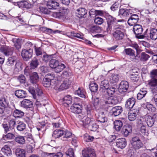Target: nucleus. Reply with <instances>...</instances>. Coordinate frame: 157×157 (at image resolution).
I'll return each instance as SVG.
<instances>
[{"instance_id": "f257e3e1", "label": "nucleus", "mask_w": 157, "mask_h": 157, "mask_svg": "<svg viewBox=\"0 0 157 157\" xmlns=\"http://www.w3.org/2000/svg\"><path fill=\"white\" fill-rule=\"evenodd\" d=\"M94 102L95 104H100L101 105L112 107L117 103L118 101L117 100L110 98L104 99L102 98L100 99L99 98L97 97L94 99Z\"/></svg>"}, {"instance_id": "f03ea898", "label": "nucleus", "mask_w": 157, "mask_h": 157, "mask_svg": "<svg viewBox=\"0 0 157 157\" xmlns=\"http://www.w3.org/2000/svg\"><path fill=\"white\" fill-rule=\"evenodd\" d=\"M49 65L51 68L54 69V71L56 73L61 71L65 67L63 64L59 63L58 60L53 58L50 60Z\"/></svg>"}, {"instance_id": "7ed1b4c3", "label": "nucleus", "mask_w": 157, "mask_h": 157, "mask_svg": "<svg viewBox=\"0 0 157 157\" xmlns=\"http://www.w3.org/2000/svg\"><path fill=\"white\" fill-rule=\"evenodd\" d=\"M115 31L113 33V35L115 39L117 40H121L124 36V29L122 25H117L114 26Z\"/></svg>"}, {"instance_id": "20e7f679", "label": "nucleus", "mask_w": 157, "mask_h": 157, "mask_svg": "<svg viewBox=\"0 0 157 157\" xmlns=\"http://www.w3.org/2000/svg\"><path fill=\"white\" fill-rule=\"evenodd\" d=\"M133 31L136 35V37L138 39H143L146 37L148 29H147L143 35H142L143 29L142 26L140 25L136 24L134 26Z\"/></svg>"}, {"instance_id": "39448f33", "label": "nucleus", "mask_w": 157, "mask_h": 157, "mask_svg": "<svg viewBox=\"0 0 157 157\" xmlns=\"http://www.w3.org/2000/svg\"><path fill=\"white\" fill-rule=\"evenodd\" d=\"M105 17L107 25L106 29V31L108 33H110L112 30V28L113 27L114 29V26L117 25V24H115L116 19L108 13L106 14Z\"/></svg>"}, {"instance_id": "423d86ee", "label": "nucleus", "mask_w": 157, "mask_h": 157, "mask_svg": "<svg viewBox=\"0 0 157 157\" xmlns=\"http://www.w3.org/2000/svg\"><path fill=\"white\" fill-rule=\"evenodd\" d=\"M131 143L132 148L135 150L139 149L143 146V144L138 136L132 137L131 141Z\"/></svg>"}, {"instance_id": "0eeeda50", "label": "nucleus", "mask_w": 157, "mask_h": 157, "mask_svg": "<svg viewBox=\"0 0 157 157\" xmlns=\"http://www.w3.org/2000/svg\"><path fill=\"white\" fill-rule=\"evenodd\" d=\"M54 77L55 76L52 74H48L45 75L42 82L44 86L47 87H49L51 84V80H53Z\"/></svg>"}, {"instance_id": "6e6552de", "label": "nucleus", "mask_w": 157, "mask_h": 157, "mask_svg": "<svg viewBox=\"0 0 157 157\" xmlns=\"http://www.w3.org/2000/svg\"><path fill=\"white\" fill-rule=\"evenodd\" d=\"M45 151L47 152H43L41 154L42 157H52L53 154V150L55 148L49 145H47L44 147Z\"/></svg>"}, {"instance_id": "1a4fd4ad", "label": "nucleus", "mask_w": 157, "mask_h": 157, "mask_svg": "<svg viewBox=\"0 0 157 157\" xmlns=\"http://www.w3.org/2000/svg\"><path fill=\"white\" fill-rule=\"evenodd\" d=\"M135 99L133 98H131L128 99L126 101L125 106L128 109L131 110V111L135 110Z\"/></svg>"}, {"instance_id": "9d476101", "label": "nucleus", "mask_w": 157, "mask_h": 157, "mask_svg": "<svg viewBox=\"0 0 157 157\" xmlns=\"http://www.w3.org/2000/svg\"><path fill=\"white\" fill-rule=\"evenodd\" d=\"M103 109L99 111L96 116L97 120L98 121L104 123L107 122L108 121L107 118L105 115V112Z\"/></svg>"}, {"instance_id": "9b49d317", "label": "nucleus", "mask_w": 157, "mask_h": 157, "mask_svg": "<svg viewBox=\"0 0 157 157\" xmlns=\"http://www.w3.org/2000/svg\"><path fill=\"white\" fill-rule=\"evenodd\" d=\"M82 155L84 157H95L96 156L94 150L90 147L86 148L82 150Z\"/></svg>"}, {"instance_id": "f8f14e48", "label": "nucleus", "mask_w": 157, "mask_h": 157, "mask_svg": "<svg viewBox=\"0 0 157 157\" xmlns=\"http://www.w3.org/2000/svg\"><path fill=\"white\" fill-rule=\"evenodd\" d=\"M33 53V51L32 49H24L22 51L21 56L24 60L27 61L32 57Z\"/></svg>"}, {"instance_id": "ddd939ff", "label": "nucleus", "mask_w": 157, "mask_h": 157, "mask_svg": "<svg viewBox=\"0 0 157 157\" xmlns=\"http://www.w3.org/2000/svg\"><path fill=\"white\" fill-rule=\"evenodd\" d=\"M71 80L69 78H66L63 81V82L58 88V90L61 91L68 89L71 85Z\"/></svg>"}, {"instance_id": "4468645a", "label": "nucleus", "mask_w": 157, "mask_h": 157, "mask_svg": "<svg viewBox=\"0 0 157 157\" xmlns=\"http://www.w3.org/2000/svg\"><path fill=\"white\" fill-rule=\"evenodd\" d=\"M129 85L128 82L125 81H121L120 83L119 87V92L121 93L126 92L128 88Z\"/></svg>"}, {"instance_id": "2eb2a0df", "label": "nucleus", "mask_w": 157, "mask_h": 157, "mask_svg": "<svg viewBox=\"0 0 157 157\" xmlns=\"http://www.w3.org/2000/svg\"><path fill=\"white\" fill-rule=\"evenodd\" d=\"M1 52L6 56L11 55L13 52V48L11 47L5 46L2 47L0 49Z\"/></svg>"}, {"instance_id": "dca6fc26", "label": "nucleus", "mask_w": 157, "mask_h": 157, "mask_svg": "<svg viewBox=\"0 0 157 157\" xmlns=\"http://www.w3.org/2000/svg\"><path fill=\"white\" fill-rule=\"evenodd\" d=\"M147 36L151 40H155L157 39V29L151 28L148 34L147 33Z\"/></svg>"}, {"instance_id": "f3484780", "label": "nucleus", "mask_w": 157, "mask_h": 157, "mask_svg": "<svg viewBox=\"0 0 157 157\" xmlns=\"http://www.w3.org/2000/svg\"><path fill=\"white\" fill-rule=\"evenodd\" d=\"M139 16L136 14H133L131 16L128 21V23L129 25H135L138 21Z\"/></svg>"}, {"instance_id": "a211bd4d", "label": "nucleus", "mask_w": 157, "mask_h": 157, "mask_svg": "<svg viewBox=\"0 0 157 157\" xmlns=\"http://www.w3.org/2000/svg\"><path fill=\"white\" fill-rule=\"evenodd\" d=\"M47 6L49 9H57L59 6V3L53 0H50L48 1Z\"/></svg>"}, {"instance_id": "6ab92c4d", "label": "nucleus", "mask_w": 157, "mask_h": 157, "mask_svg": "<svg viewBox=\"0 0 157 157\" xmlns=\"http://www.w3.org/2000/svg\"><path fill=\"white\" fill-rule=\"evenodd\" d=\"M116 143L117 147L121 149L124 148L127 145L126 141L124 138H121L117 140Z\"/></svg>"}, {"instance_id": "aec40b11", "label": "nucleus", "mask_w": 157, "mask_h": 157, "mask_svg": "<svg viewBox=\"0 0 157 157\" xmlns=\"http://www.w3.org/2000/svg\"><path fill=\"white\" fill-rule=\"evenodd\" d=\"M149 57L150 56L148 55L143 52L140 55L137 54L136 60L144 62L147 61Z\"/></svg>"}, {"instance_id": "412c9836", "label": "nucleus", "mask_w": 157, "mask_h": 157, "mask_svg": "<svg viewBox=\"0 0 157 157\" xmlns=\"http://www.w3.org/2000/svg\"><path fill=\"white\" fill-rule=\"evenodd\" d=\"M123 109L121 106H117L113 107L111 109L112 115L114 117L119 115L122 112Z\"/></svg>"}, {"instance_id": "4be33fe9", "label": "nucleus", "mask_w": 157, "mask_h": 157, "mask_svg": "<svg viewBox=\"0 0 157 157\" xmlns=\"http://www.w3.org/2000/svg\"><path fill=\"white\" fill-rule=\"evenodd\" d=\"M72 112L75 114H79L82 112V107L78 104H74L72 105L70 108Z\"/></svg>"}, {"instance_id": "5701e85b", "label": "nucleus", "mask_w": 157, "mask_h": 157, "mask_svg": "<svg viewBox=\"0 0 157 157\" xmlns=\"http://www.w3.org/2000/svg\"><path fill=\"white\" fill-rule=\"evenodd\" d=\"M124 52L126 55L130 56L131 59L133 60L136 59V56L134 51L131 48H125L124 50Z\"/></svg>"}, {"instance_id": "b1692460", "label": "nucleus", "mask_w": 157, "mask_h": 157, "mask_svg": "<svg viewBox=\"0 0 157 157\" xmlns=\"http://www.w3.org/2000/svg\"><path fill=\"white\" fill-rule=\"evenodd\" d=\"M87 13V10L82 8L77 9L76 12L77 16L79 18L85 17Z\"/></svg>"}, {"instance_id": "393cba45", "label": "nucleus", "mask_w": 157, "mask_h": 157, "mask_svg": "<svg viewBox=\"0 0 157 157\" xmlns=\"http://www.w3.org/2000/svg\"><path fill=\"white\" fill-rule=\"evenodd\" d=\"M39 77L38 74L34 72L31 73L30 76V81L33 84H36L39 81Z\"/></svg>"}, {"instance_id": "a878e982", "label": "nucleus", "mask_w": 157, "mask_h": 157, "mask_svg": "<svg viewBox=\"0 0 157 157\" xmlns=\"http://www.w3.org/2000/svg\"><path fill=\"white\" fill-rule=\"evenodd\" d=\"M21 106L25 108H31L33 107V102L29 99H25L21 101Z\"/></svg>"}, {"instance_id": "bb28decb", "label": "nucleus", "mask_w": 157, "mask_h": 157, "mask_svg": "<svg viewBox=\"0 0 157 157\" xmlns=\"http://www.w3.org/2000/svg\"><path fill=\"white\" fill-rule=\"evenodd\" d=\"M1 154L7 156H10L11 154V151L10 147L7 145H5L1 151Z\"/></svg>"}, {"instance_id": "cd10ccee", "label": "nucleus", "mask_w": 157, "mask_h": 157, "mask_svg": "<svg viewBox=\"0 0 157 157\" xmlns=\"http://www.w3.org/2000/svg\"><path fill=\"white\" fill-rule=\"evenodd\" d=\"M132 131V128L130 125L124 127L121 131L122 134L125 137L127 136Z\"/></svg>"}, {"instance_id": "c85d7f7f", "label": "nucleus", "mask_w": 157, "mask_h": 157, "mask_svg": "<svg viewBox=\"0 0 157 157\" xmlns=\"http://www.w3.org/2000/svg\"><path fill=\"white\" fill-rule=\"evenodd\" d=\"M109 87V81L107 80H104L101 82L100 90L102 92H105V90Z\"/></svg>"}, {"instance_id": "c756f323", "label": "nucleus", "mask_w": 157, "mask_h": 157, "mask_svg": "<svg viewBox=\"0 0 157 157\" xmlns=\"http://www.w3.org/2000/svg\"><path fill=\"white\" fill-rule=\"evenodd\" d=\"M131 14V10H130L121 9L119 10V15H121L125 17L129 16Z\"/></svg>"}, {"instance_id": "7c9ffc66", "label": "nucleus", "mask_w": 157, "mask_h": 157, "mask_svg": "<svg viewBox=\"0 0 157 157\" xmlns=\"http://www.w3.org/2000/svg\"><path fill=\"white\" fill-rule=\"evenodd\" d=\"M63 105L66 107H68L71 103V97L69 95H66L63 98Z\"/></svg>"}, {"instance_id": "2f4dec72", "label": "nucleus", "mask_w": 157, "mask_h": 157, "mask_svg": "<svg viewBox=\"0 0 157 157\" xmlns=\"http://www.w3.org/2000/svg\"><path fill=\"white\" fill-rule=\"evenodd\" d=\"M15 94L17 98H24L26 97L27 95L26 91L21 90L16 91Z\"/></svg>"}, {"instance_id": "473e14b6", "label": "nucleus", "mask_w": 157, "mask_h": 157, "mask_svg": "<svg viewBox=\"0 0 157 157\" xmlns=\"http://www.w3.org/2000/svg\"><path fill=\"white\" fill-rule=\"evenodd\" d=\"M64 130L61 129H56L53 132L52 136L56 138L62 137Z\"/></svg>"}, {"instance_id": "72a5a7b5", "label": "nucleus", "mask_w": 157, "mask_h": 157, "mask_svg": "<svg viewBox=\"0 0 157 157\" xmlns=\"http://www.w3.org/2000/svg\"><path fill=\"white\" fill-rule=\"evenodd\" d=\"M15 154L18 157H25V151L21 148H18L16 149Z\"/></svg>"}, {"instance_id": "f704fd0d", "label": "nucleus", "mask_w": 157, "mask_h": 157, "mask_svg": "<svg viewBox=\"0 0 157 157\" xmlns=\"http://www.w3.org/2000/svg\"><path fill=\"white\" fill-rule=\"evenodd\" d=\"M132 113H128V118L131 121H133L136 118L137 113H138L139 110L137 109H136Z\"/></svg>"}, {"instance_id": "c9c22d12", "label": "nucleus", "mask_w": 157, "mask_h": 157, "mask_svg": "<svg viewBox=\"0 0 157 157\" xmlns=\"http://www.w3.org/2000/svg\"><path fill=\"white\" fill-rule=\"evenodd\" d=\"M81 121L83 123V124L85 125H89L94 121L93 120H91L90 118L86 116H84L81 119Z\"/></svg>"}, {"instance_id": "e433bc0d", "label": "nucleus", "mask_w": 157, "mask_h": 157, "mask_svg": "<svg viewBox=\"0 0 157 157\" xmlns=\"http://www.w3.org/2000/svg\"><path fill=\"white\" fill-rule=\"evenodd\" d=\"M147 92V91L144 88L141 89L137 94V98L139 100L141 99L145 96Z\"/></svg>"}, {"instance_id": "4c0bfd02", "label": "nucleus", "mask_w": 157, "mask_h": 157, "mask_svg": "<svg viewBox=\"0 0 157 157\" xmlns=\"http://www.w3.org/2000/svg\"><path fill=\"white\" fill-rule=\"evenodd\" d=\"M122 126L123 123L121 121L117 120L114 122V128L117 131H120Z\"/></svg>"}, {"instance_id": "58836bf2", "label": "nucleus", "mask_w": 157, "mask_h": 157, "mask_svg": "<svg viewBox=\"0 0 157 157\" xmlns=\"http://www.w3.org/2000/svg\"><path fill=\"white\" fill-rule=\"evenodd\" d=\"M39 64V63L38 60L36 58H34L31 61L30 65L31 68L35 69L36 68Z\"/></svg>"}, {"instance_id": "ea45409f", "label": "nucleus", "mask_w": 157, "mask_h": 157, "mask_svg": "<svg viewBox=\"0 0 157 157\" xmlns=\"http://www.w3.org/2000/svg\"><path fill=\"white\" fill-rule=\"evenodd\" d=\"M14 134L11 133H8L6 135H4L2 139L5 140H13L15 139Z\"/></svg>"}, {"instance_id": "a19ab883", "label": "nucleus", "mask_w": 157, "mask_h": 157, "mask_svg": "<svg viewBox=\"0 0 157 157\" xmlns=\"http://www.w3.org/2000/svg\"><path fill=\"white\" fill-rule=\"evenodd\" d=\"M63 135L61 139L63 140H66L67 139L70 138L72 136V133L67 130L64 131L63 132Z\"/></svg>"}, {"instance_id": "79ce46f5", "label": "nucleus", "mask_w": 157, "mask_h": 157, "mask_svg": "<svg viewBox=\"0 0 157 157\" xmlns=\"http://www.w3.org/2000/svg\"><path fill=\"white\" fill-rule=\"evenodd\" d=\"M15 141L20 144H23L25 143V140L24 136H19L15 138Z\"/></svg>"}, {"instance_id": "37998d69", "label": "nucleus", "mask_w": 157, "mask_h": 157, "mask_svg": "<svg viewBox=\"0 0 157 157\" xmlns=\"http://www.w3.org/2000/svg\"><path fill=\"white\" fill-rule=\"evenodd\" d=\"M146 122L148 126L151 127L154 124V120L152 116H148L146 117Z\"/></svg>"}, {"instance_id": "c03bdc74", "label": "nucleus", "mask_w": 157, "mask_h": 157, "mask_svg": "<svg viewBox=\"0 0 157 157\" xmlns=\"http://www.w3.org/2000/svg\"><path fill=\"white\" fill-rule=\"evenodd\" d=\"M24 113L20 110L16 109L13 113V115L16 117H21L23 116Z\"/></svg>"}, {"instance_id": "a18cd8bd", "label": "nucleus", "mask_w": 157, "mask_h": 157, "mask_svg": "<svg viewBox=\"0 0 157 157\" xmlns=\"http://www.w3.org/2000/svg\"><path fill=\"white\" fill-rule=\"evenodd\" d=\"M37 88L36 89V93L37 98H34L35 99H37V100H41L42 98V97L43 95V93L41 89L38 87L37 85Z\"/></svg>"}, {"instance_id": "49530a36", "label": "nucleus", "mask_w": 157, "mask_h": 157, "mask_svg": "<svg viewBox=\"0 0 157 157\" xmlns=\"http://www.w3.org/2000/svg\"><path fill=\"white\" fill-rule=\"evenodd\" d=\"M90 90L91 92H96L98 90V85L95 83H91L89 85Z\"/></svg>"}, {"instance_id": "de8ad7c7", "label": "nucleus", "mask_w": 157, "mask_h": 157, "mask_svg": "<svg viewBox=\"0 0 157 157\" xmlns=\"http://www.w3.org/2000/svg\"><path fill=\"white\" fill-rule=\"evenodd\" d=\"M16 57L14 56L9 57L6 62V64L9 66L13 65L14 63L16 62Z\"/></svg>"}, {"instance_id": "09e8293b", "label": "nucleus", "mask_w": 157, "mask_h": 157, "mask_svg": "<svg viewBox=\"0 0 157 157\" xmlns=\"http://www.w3.org/2000/svg\"><path fill=\"white\" fill-rule=\"evenodd\" d=\"M12 41L14 44V46L16 48L18 49L21 48V40L19 39L13 38L12 40Z\"/></svg>"}, {"instance_id": "8fccbe9b", "label": "nucleus", "mask_w": 157, "mask_h": 157, "mask_svg": "<svg viewBox=\"0 0 157 157\" xmlns=\"http://www.w3.org/2000/svg\"><path fill=\"white\" fill-rule=\"evenodd\" d=\"M40 125L37 126V129L38 131H40L39 134L41 133H44V132L45 130V124L44 123H40Z\"/></svg>"}, {"instance_id": "3c124183", "label": "nucleus", "mask_w": 157, "mask_h": 157, "mask_svg": "<svg viewBox=\"0 0 157 157\" xmlns=\"http://www.w3.org/2000/svg\"><path fill=\"white\" fill-rule=\"evenodd\" d=\"M148 85L151 87L157 86V79L152 78L148 81Z\"/></svg>"}, {"instance_id": "603ef678", "label": "nucleus", "mask_w": 157, "mask_h": 157, "mask_svg": "<svg viewBox=\"0 0 157 157\" xmlns=\"http://www.w3.org/2000/svg\"><path fill=\"white\" fill-rule=\"evenodd\" d=\"M25 128V124L22 122H20L18 123L17 127V130L19 131H23Z\"/></svg>"}, {"instance_id": "864d4df0", "label": "nucleus", "mask_w": 157, "mask_h": 157, "mask_svg": "<svg viewBox=\"0 0 157 157\" xmlns=\"http://www.w3.org/2000/svg\"><path fill=\"white\" fill-rule=\"evenodd\" d=\"M17 79L20 83L24 84L26 82V78L23 75L21 74L17 77Z\"/></svg>"}, {"instance_id": "5fc2aeb1", "label": "nucleus", "mask_w": 157, "mask_h": 157, "mask_svg": "<svg viewBox=\"0 0 157 157\" xmlns=\"http://www.w3.org/2000/svg\"><path fill=\"white\" fill-rule=\"evenodd\" d=\"M115 88L113 87H109L105 91L108 94L109 96H111L113 95L115 92Z\"/></svg>"}, {"instance_id": "6e6d98bb", "label": "nucleus", "mask_w": 157, "mask_h": 157, "mask_svg": "<svg viewBox=\"0 0 157 157\" xmlns=\"http://www.w3.org/2000/svg\"><path fill=\"white\" fill-rule=\"evenodd\" d=\"M89 128L91 131H95L98 128V126L93 121L89 125Z\"/></svg>"}, {"instance_id": "4d7b16f0", "label": "nucleus", "mask_w": 157, "mask_h": 157, "mask_svg": "<svg viewBox=\"0 0 157 157\" xmlns=\"http://www.w3.org/2000/svg\"><path fill=\"white\" fill-rule=\"evenodd\" d=\"M18 5L19 7H25L26 8H29V4L27 2L25 1H22L18 2Z\"/></svg>"}, {"instance_id": "13d9d810", "label": "nucleus", "mask_w": 157, "mask_h": 157, "mask_svg": "<svg viewBox=\"0 0 157 157\" xmlns=\"http://www.w3.org/2000/svg\"><path fill=\"white\" fill-rule=\"evenodd\" d=\"M117 0H115L113 2L114 3L111 7L110 9L114 11L118 9V7L119 6V3L117 2Z\"/></svg>"}, {"instance_id": "bf43d9fd", "label": "nucleus", "mask_w": 157, "mask_h": 157, "mask_svg": "<svg viewBox=\"0 0 157 157\" xmlns=\"http://www.w3.org/2000/svg\"><path fill=\"white\" fill-rule=\"evenodd\" d=\"M65 154L67 157H75L74 155L73 150L71 148H69L68 150L66 152Z\"/></svg>"}, {"instance_id": "052dcab7", "label": "nucleus", "mask_w": 157, "mask_h": 157, "mask_svg": "<svg viewBox=\"0 0 157 157\" xmlns=\"http://www.w3.org/2000/svg\"><path fill=\"white\" fill-rule=\"evenodd\" d=\"M22 64L20 61L17 62L15 65V70L17 71H19L22 69Z\"/></svg>"}, {"instance_id": "680f3d73", "label": "nucleus", "mask_w": 157, "mask_h": 157, "mask_svg": "<svg viewBox=\"0 0 157 157\" xmlns=\"http://www.w3.org/2000/svg\"><path fill=\"white\" fill-rule=\"evenodd\" d=\"M90 30L92 33H100L101 31V29L99 26H94L90 28Z\"/></svg>"}, {"instance_id": "e2e57ef3", "label": "nucleus", "mask_w": 157, "mask_h": 157, "mask_svg": "<svg viewBox=\"0 0 157 157\" xmlns=\"http://www.w3.org/2000/svg\"><path fill=\"white\" fill-rule=\"evenodd\" d=\"M87 113L88 116L90 117L93 112L92 107L90 105H87L86 107Z\"/></svg>"}, {"instance_id": "0e129e2a", "label": "nucleus", "mask_w": 157, "mask_h": 157, "mask_svg": "<svg viewBox=\"0 0 157 157\" xmlns=\"http://www.w3.org/2000/svg\"><path fill=\"white\" fill-rule=\"evenodd\" d=\"M28 90L32 95L33 98H37L36 95L34 88L32 86L29 87L28 88Z\"/></svg>"}, {"instance_id": "69168bd1", "label": "nucleus", "mask_w": 157, "mask_h": 157, "mask_svg": "<svg viewBox=\"0 0 157 157\" xmlns=\"http://www.w3.org/2000/svg\"><path fill=\"white\" fill-rule=\"evenodd\" d=\"M55 55H43V59L46 62H48L50 59L53 58L54 57H53L52 56H55Z\"/></svg>"}, {"instance_id": "338daca9", "label": "nucleus", "mask_w": 157, "mask_h": 157, "mask_svg": "<svg viewBox=\"0 0 157 157\" xmlns=\"http://www.w3.org/2000/svg\"><path fill=\"white\" fill-rule=\"evenodd\" d=\"M94 22L95 24L98 25H100L103 23L104 20L103 19L99 17H97L94 19Z\"/></svg>"}, {"instance_id": "774afa93", "label": "nucleus", "mask_w": 157, "mask_h": 157, "mask_svg": "<svg viewBox=\"0 0 157 157\" xmlns=\"http://www.w3.org/2000/svg\"><path fill=\"white\" fill-rule=\"evenodd\" d=\"M151 91L154 97H157V86L150 87Z\"/></svg>"}]
</instances>
